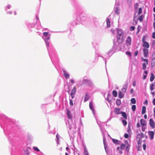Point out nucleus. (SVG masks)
<instances>
[{
  "label": "nucleus",
  "mask_w": 155,
  "mask_h": 155,
  "mask_svg": "<svg viewBox=\"0 0 155 155\" xmlns=\"http://www.w3.org/2000/svg\"><path fill=\"white\" fill-rule=\"evenodd\" d=\"M126 44L129 45H130L131 44V38L130 37L128 36L127 37L126 41Z\"/></svg>",
  "instance_id": "nucleus-4"
},
{
  "label": "nucleus",
  "mask_w": 155,
  "mask_h": 155,
  "mask_svg": "<svg viewBox=\"0 0 155 155\" xmlns=\"http://www.w3.org/2000/svg\"><path fill=\"white\" fill-rule=\"evenodd\" d=\"M122 123L124 126H126L127 124V122L126 120H122Z\"/></svg>",
  "instance_id": "nucleus-28"
},
{
  "label": "nucleus",
  "mask_w": 155,
  "mask_h": 155,
  "mask_svg": "<svg viewBox=\"0 0 155 155\" xmlns=\"http://www.w3.org/2000/svg\"><path fill=\"white\" fill-rule=\"evenodd\" d=\"M141 124L142 126H145L146 124V122L145 120L143 119H141L140 120Z\"/></svg>",
  "instance_id": "nucleus-14"
},
{
  "label": "nucleus",
  "mask_w": 155,
  "mask_h": 155,
  "mask_svg": "<svg viewBox=\"0 0 155 155\" xmlns=\"http://www.w3.org/2000/svg\"><path fill=\"white\" fill-rule=\"evenodd\" d=\"M137 127H140V124L139 123H137Z\"/></svg>",
  "instance_id": "nucleus-48"
},
{
  "label": "nucleus",
  "mask_w": 155,
  "mask_h": 155,
  "mask_svg": "<svg viewBox=\"0 0 155 155\" xmlns=\"http://www.w3.org/2000/svg\"><path fill=\"white\" fill-rule=\"evenodd\" d=\"M121 104V101L119 99H117V105H119Z\"/></svg>",
  "instance_id": "nucleus-27"
},
{
  "label": "nucleus",
  "mask_w": 155,
  "mask_h": 155,
  "mask_svg": "<svg viewBox=\"0 0 155 155\" xmlns=\"http://www.w3.org/2000/svg\"><path fill=\"white\" fill-rule=\"evenodd\" d=\"M107 26L108 28L110 27V23L109 18L108 17L106 20Z\"/></svg>",
  "instance_id": "nucleus-11"
},
{
  "label": "nucleus",
  "mask_w": 155,
  "mask_h": 155,
  "mask_svg": "<svg viewBox=\"0 0 155 155\" xmlns=\"http://www.w3.org/2000/svg\"><path fill=\"white\" fill-rule=\"evenodd\" d=\"M113 94L115 97H116V91H113Z\"/></svg>",
  "instance_id": "nucleus-32"
},
{
  "label": "nucleus",
  "mask_w": 155,
  "mask_h": 155,
  "mask_svg": "<svg viewBox=\"0 0 155 155\" xmlns=\"http://www.w3.org/2000/svg\"><path fill=\"white\" fill-rule=\"evenodd\" d=\"M153 111H154V117H155V110L154 109Z\"/></svg>",
  "instance_id": "nucleus-60"
},
{
  "label": "nucleus",
  "mask_w": 155,
  "mask_h": 155,
  "mask_svg": "<svg viewBox=\"0 0 155 155\" xmlns=\"http://www.w3.org/2000/svg\"><path fill=\"white\" fill-rule=\"evenodd\" d=\"M153 104L154 105H155V98H154L153 101Z\"/></svg>",
  "instance_id": "nucleus-50"
},
{
  "label": "nucleus",
  "mask_w": 155,
  "mask_h": 155,
  "mask_svg": "<svg viewBox=\"0 0 155 155\" xmlns=\"http://www.w3.org/2000/svg\"><path fill=\"white\" fill-rule=\"evenodd\" d=\"M56 138L57 139V141L58 142L59 141V135L58 134H57V135H56Z\"/></svg>",
  "instance_id": "nucleus-40"
},
{
  "label": "nucleus",
  "mask_w": 155,
  "mask_h": 155,
  "mask_svg": "<svg viewBox=\"0 0 155 155\" xmlns=\"http://www.w3.org/2000/svg\"><path fill=\"white\" fill-rule=\"evenodd\" d=\"M43 34L45 36L47 37L48 36V32H45L43 33Z\"/></svg>",
  "instance_id": "nucleus-34"
},
{
  "label": "nucleus",
  "mask_w": 155,
  "mask_h": 155,
  "mask_svg": "<svg viewBox=\"0 0 155 155\" xmlns=\"http://www.w3.org/2000/svg\"><path fill=\"white\" fill-rule=\"evenodd\" d=\"M64 74L65 77L66 78H68L69 77V75L65 71H64Z\"/></svg>",
  "instance_id": "nucleus-21"
},
{
  "label": "nucleus",
  "mask_w": 155,
  "mask_h": 155,
  "mask_svg": "<svg viewBox=\"0 0 155 155\" xmlns=\"http://www.w3.org/2000/svg\"><path fill=\"white\" fill-rule=\"evenodd\" d=\"M133 92V89H131L130 91V93L131 94H132Z\"/></svg>",
  "instance_id": "nucleus-51"
},
{
  "label": "nucleus",
  "mask_w": 155,
  "mask_h": 155,
  "mask_svg": "<svg viewBox=\"0 0 155 155\" xmlns=\"http://www.w3.org/2000/svg\"><path fill=\"white\" fill-rule=\"evenodd\" d=\"M146 112V107L145 106H143L142 107V114H144Z\"/></svg>",
  "instance_id": "nucleus-19"
},
{
  "label": "nucleus",
  "mask_w": 155,
  "mask_h": 155,
  "mask_svg": "<svg viewBox=\"0 0 155 155\" xmlns=\"http://www.w3.org/2000/svg\"><path fill=\"white\" fill-rule=\"evenodd\" d=\"M136 108V106L135 105H133L132 106V109L133 111H135Z\"/></svg>",
  "instance_id": "nucleus-26"
},
{
  "label": "nucleus",
  "mask_w": 155,
  "mask_h": 155,
  "mask_svg": "<svg viewBox=\"0 0 155 155\" xmlns=\"http://www.w3.org/2000/svg\"><path fill=\"white\" fill-rule=\"evenodd\" d=\"M136 81H134L133 82V86L134 87L136 85Z\"/></svg>",
  "instance_id": "nucleus-49"
},
{
  "label": "nucleus",
  "mask_w": 155,
  "mask_h": 155,
  "mask_svg": "<svg viewBox=\"0 0 155 155\" xmlns=\"http://www.w3.org/2000/svg\"><path fill=\"white\" fill-rule=\"evenodd\" d=\"M154 20L155 21V14H154Z\"/></svg>",
  "instance_id": "nucleus-62"
},
{
  "label": "nucleus",
  "mask_w": 155,
  "mask_h": 155,
  "mask_svg": "<svg viewBox=\"0 0 155 155\" xmlns=\"http://www.w3.org/2000/svg\"><path fill=\"white\" fill-rule=\"evenodd\" d=\"M138 54V51H136L134 53V55L135 56H136Z\"/></svg>",
  "instance_id": "nucleus-45"
},
{
  "label": "nucleus",
  "mask_w": 155,
  "mask_h": 155,
  "mask_svg": "<svg viewBox=\"0 0 155 155\" xmlns=\"http://www.w3.org/2000/svg\"><path fill=\"white\" fill-rule=\"evenodd\" d=\"M90 97V96L88 93H86L85 96L84 97V102H85L87 101L89 99Z\"/></svg>",
  "instance_id": "nucleus-6"
},
{
  "label": "nucleus",
  "mask_w": 155,
  "mask_h": 155,
  "mask_svg": "<svg viewBox=\"0 0 155 155\" xmlns=\"http://www.w3.org/2000/svg\"><path fill=\"white\" fill-rule=\"evenodd\" d=\"M123 40V34L121 29H118L117 33V41L119 43H121Z\"/></svg>",
  "instance_id": "nucleus-1"
},
{
  "label": "nucleus",
  "mask_w": 155,
  "mask_h": 155,
  "mask_svg": "<svg viewBox=\"0 0 155 155\" xmlns=\"http://www.w3.org/2000/svg\"><path fill=\"white\" fill-rule=\"evenodd\" d=\"M146 77H147V75H143V79L144 80L146 78Z\"/></svg>",
  "instance_id": "nucleus-55"
},
{
  "label": "nucleus",
  "mask_w": 155,
  "mask_h": 155,
  "mask_svg": "<svg viewBox=\"0 0 155 155\" xmlns=\"http://www.w3.org/2000/svg\"><path fill=\"white\" fill-rule=\"evenodd\" d=\"M151 94H153V95H154L155 94V92H151Z\"/></svg>",
  "instance_id": "nucleus-63"
},
{
  "label": "nucleus",
  "mask_w": 155,
  "mask_h": 155,
  "mask_svg": "<svg viewBox=\"0 0 155 155\" xmlns=\"http://www.w3.org/2000/svg\"><path fill=\"white\" fill-rule=\"evenodd\" d=\"M147 103H148V101H147V100H146L145 101L144 104H147Z\"/></svg>",
  "instance_id": "nucleus-54"
},
{
  "label": "nucleus",
  "mask_w": 155,
  "mask_h": 155,
  "mask_svg": "<svg viewBox=\"0 0 155 155\" xmlns=\"http://www.w3.org/2000/svg\"><path fill=\"white\" fill-rule=\"evenodd\" d=\"M143 43V46L144 47L147 48H149V43L148 42H144Z\"/></svg>",
  "instance_id": "nucleus-10"
},
{
  "label": "nucleus",
  "mask_w": 155,
  "mask_h": 155,
  "mask_svg": "<svg viewBox=\"0 0 155 155\" xmlns=\"http://www.w3.org/2000/svg\"><path fill=\"white\" fill-rule=\"evenodd\" d=\"M143 16L142 15H140L139 18V20L140 21H142L143 20Z\"/></svg>",
  "instance_id": "nucleus-31"
},
{
  "label": "nucleus",
  "mask_w": 155,
  "mask_h": 155,
  "mask_svg": "<svg viewBox=\"0 0 155 155\" xmlns=\"http://www.w3.org/2000/svg\"><path fill=\"white\" fill-rule=\"evenodd\" d=\"M124 94L121 92H119L118 94V97L120 98H122L124 97Z\"/></svg>",
  "instance_id": "nucleus-13"
},
{
  "label": "nucleus",
  "mask_w": 155,
  "mask_h": 155,
  "mask_svg": "<svg viewBox=\"0 0 155 155\" xmlns=\"http://www.w3.org/2000/svg\"><path fill=\"white\" fill-rule=\"evenodd\" d=\"M144 117L145 119H147V115L146 114H145L144 116Z\"/></svg>",
  "instance_id": "nucleus-56"
},
{
  "label": "nucleus",
  "mask_w": 155,
  "mask_h": 155,
  "mask_svg": "<svg viewBox=\"0 0 155 155\" xmlns=\"http://www.w3.org/2000/svg\"><path fill=\"white\" fill-rule=\"evenodd\" d=\"M139 136H140V137L139 140L141 139V138H143V133H141L140 134H138L137 136V138H138V137H139Z\"/></svg>",
  "instance_id": "nucleus-17"
},
{
  "label": "nucleus",
  "mask_w": 155,
  "mask_h": 155,
  "mask_svg": "<svg viewBox=\"0 0 155 155\" xmlns=\"http://www.w3.org/2000/svg\"><path fill=\"white\" fill-rule=\"evenodd\" d=\"M129 149V147L128 146H127L126 147V150L127 151H128Z\"/></svg>",
  "instance_id": "nucleus-46"
},
{
  "label": "nucleus",
  "mask_w": 155,
  "mask_h": 155,
  "mask_svg": "<svg viewBox=\"0 0 155 155\" xmlns=\"http://www.w3.org/2000/svg\"><path fill=\"white\" fill-rule=\"evenodd\" d=\"M120 142L117 140V144H120Z\"/></svg>",
  "instance_id": "nucleus-53"
},
{
  "label": "nucleus",
  "mask_w": 155,
  "mask_h": 155,
  "mask_svg": "<svg viewBox=\"0 0 155 155\" xmlns=\"http://www.w3.org/2000/svg\"><path fill=\"white\" fill-rule=\"evenodd\" d=\"M143 60L146 62V64L147 65L148 64V60L147 59L143 58Z\"/></svg>",
  "instance_id": "nucleus-35"
},
{
  "label": "nucleus",
  "mask_w": 155,
  "mask_h": 155,
  "mask_svg": "<svg viewBox=\"0 0 155 155\" xmlns=\"http://www.w3.org/2000/svg\"><path fill=\"white\" fill-rule=\"evenodd\" d=\"M153 11L155 12V7L153 8Z\"/></svg>",
  "instance_id": "nucleus-64"
},
{
  "label": "nucleus",
  "mask_w": 155,
  "mask_h": 155,
  "mask_svg": "<svg viewBox=\"0 0 155 155\" xmlns=\"http://www.w3.org/2000/svg\"><path fill=\"white\" fill-rule=\"evenodd\" d=\"M76 92V88L75 87H74L72 89L71 91V96L72 98H74Z\"/></svg>",
  "instance_id": "nucleus-2"
},
{
  "label": "nucleus",
  "mask_w": 155,
  "mask_h": 155,
  "mask_svg": "<svg viewBox=\"0 0 155 155\" xmlns=\"http://www.w3.org/2000/svg\"><path fill=\"white\" fill-rule=\"evenodd\" d=\"M146 63H144L143 64V69L145 70L146 68Z\"/></svg>",
  "instance_id": "nucleus-23"
},
{
  "label": "nucleus",
  "mask_w": 155,
  "mask_h": 155,
  "mask_svg": "<svg viewBox=\"0 0 155 155\" xmlns=\"http://www.w3.org/2000/svg\"><path fill=\"white\" fill-rule=\"evenodd\" d=\"M33 148L34 150L37 151H40L39 150L38 148V147H33Z\"/></svg>",
  "instance_id": "nucleus-30"
},
{
  "label": "nucleus",
  "mask_w": 155,
  "mask_h": 155,
  "mask_svg": "<svg viewBox=\"0 0 155 155\" xmlns=\"http://www.w3.org/2000/svg\"><path fill=\"white\" fill-rule=\"evenodd\" d=\"M89 107L90 109L93 112H94V109L93 108V103L92 102H90L89 103Z\"/></svg>",
  "instance_id": "nucleus-9"
},
{
  "label": "nucleus",
  "mask_w": 155,
  "mask_h": 155,
  "mask_svg": "<svg viewBox=\"0 0 155 155\" xmlns=\"http://www.w3.org/2000/svg\"><path fill=\"white\" fill-rule=\"evenodd\" d=\"M131 101L133 104H135L136 103V101L134 98H132L131 99Z\"/></svg>",
  "instance_id": "nucleus-24"
},
{
  "label": "nucleus",
  "mask_w": 155,
  "mask_h": 155,
  "mask_svg": "<svg viewBox=\"0 0 155 155\" xmlns=\"http://www.w3.org/2000/svg\"><path fill=\"white\" fill-rule=\"evenodd\" d=\"M149 124L150 126L153 128L155 127V123L153 120V119H150L149 120Z\"/></svg>",
  "instance_id": "nucleus-3"
},
{
  "label": "nucleus",
  "mask_w": 155,
  "mask_h": 155,
  "mask_svg": "<svg viewBox=\"0 0 155 155\" xmlns=\"http://www.w3.org/2000/svg\"><path fill=\"white\" fill-rule=\"evenodd\" d=\"M124 137L126 138H128V135L126 133L124 134Z\"/></svg>",
  "instance_id": "nucleus-42"
},
{
  "label": "nucleus",
  "mask_w": 155,
  "mask_h": 155,
  "mask_svg": "<svg viewBox=\"0 0 155 155\" xmlns=\"http://www.w3.org/2000/svg\"><path fill=\"white\" fill-rule=\"evenodd\" d=\"M107 100L108 101H111V99L110 98V95H108L107 98Z\"/></svg>",
  "instance_id": "nucleus-25"
},
{
  "label": "nucleus",
  "mask_w": 155,
  "mask_h": 155,
  "mask_svg": "<svg viewBox=\"0 0 155 155\" xmlns=\"http://www.w3.org/2000/svg\"><path fill=\"white\" fill-rule=\"evenodd\" d=\"M143 51L144 56L146 57L148 53V50L146 48H144L143 50Z\"/></svg>",
  "instance_id": "nucleus-8"
},
{
  "label": "nucleus",
  "mask_w": 155,
  "mask_h": 155,
  "mask_svg": "<svg viewBox=\"0 0 155 155\" xmlns=\"http://www.w3.org/2000/svg\"><path fill=\"white\" fill-rule=\"evenodd\" d=\"M148 134H149L150 139L152 140L153 138L154 133L153 131H149Z\"/></svg>",
  "instance_id": "nucleus-5"
},
{
  "label": "nucleus",
  "mask_w": 155,
  "mask_h": 155,
  "mask_svg": "<svg viewBox=\"0 0 155 155\" xmlns=\"http://www.w3.org/2000/svg\"><path fill=\"white\" fill-rule=\"evenodd\" d=\"M112 140L113 142L114 143H116V140L114 139H112Z\"/></svg>",
  "instance_id": "nucleus-47"
},
{
  "label": "nucleus",
  "mask_w": 155,
  "mask_h": 155,
  "mask_svg": "<svg viewBox=\"0 0 155 155\" xmlns=\"http://www.w3.org/2000/svg\"><path fill=\"white\" fill-rule=\"evenodd\" d=\"M83 83L84 84H88L90 83V81L88 79H84L83 81Z\"/></svg>",
  "instance_id": "nucleus-12"
},
{
  "label": "nucleus",
  "mask_w": 155,
  "mask_h": 155,
  "mask_svg": "<svg viewBox=\"0 0 155 155\" xmlns=\"http://www.w3.org/2000/svg\"><path fill=\"white\" fill-rule=\"evenodd\" d=\"M67 114L68 117L69 119H71L72 116L70 112L68 109L67 110Z\"/></svg>",
  "instance_id": "nucleus-15"
},
{
  "label": "nucleus",
  "mask_w": 155,
  "mask_h": 155,
  "mask_svg": "<svg viewBox=\"0 0 155 155\" xmlns=\"http://www.w3.org/2000/svg\"><path fill=\"white\" fill-rule=\"evenodd\" d=\"M120 9L118 8H117V14H120Z\"/></svg>",
  "instance_id": "nucleus-39"
},
{
  "label": "nucleus",
  "mask_w": 155,
  "mask_h": 155,
  "mask_svg": "<svg viewBox=\"0 0 155 155\" xmlns=\"http://www.w3.org/2000/svg\"><path fill=\"white\" fill-rule=\"evenodd\" d=\"M121 113L124 117L125 119H127V115L125 112H121Z\"/></svg>",
  "instance_id": "nucleus-20"
},
{
  "label": "nucleus",
  "mask_w": 155,
  "mask_h": 155,
  "mask_svg": "<svg viewBox=\"0 0 155 155\" xmlns=\"http://www.w3.org/2000/svg\"><path fill=\"white\" fill-rule=\"evenodd\" d=\"M152 37L153 38H155V32H154L153 33V34L152 35Z\"/></svg>",
  "instance_id": "nucleus-43"
},
{
  "label": "nucleus",
  "mask_w": 155,
  "mask_h": 155,
  "mask_svg": "<svg viewBox=\"0 0 155 155\" xmlns=\"http://www.w3.org/2000/svg\"><path fill=\"white\" fill-rule=\"evenodd\" d=\"M126 54L127 55H129V56H131V54L130 53V52L129 51H127L126 53Z\"/></svg>",
  "instance_id": "nucleus-38"
},
{
  "label": "nucleus",
  "mask_w": 155,
  "mask_h": 155,
  "mask_svg": "<svg viewBox=\"0 0 155 155\" xmlns=\"http://www.w3.org/2000/svg\"><path fill=\"white\" fill-rule=\"evenodd\" d=\"M127 87V84H126L123 86L122 89V91L124 93L126 91V90Z\"/></svg>",
  "instance_id": "nucleus-7"
},
{
  "label": "nucleus",
  "mask_w": 155,
  "mask_h": 155,
  "mask_svg": "<svg viewBox=\"0 0 155 155\" xmlns=\"http://www.w3.org/2000/svg\"><path fill=\"white\" fill-rule=\"evenodd\" d=\"M135 29V27L134 26H132L130 27V30L131 31H133Z\"/></svg>",
  "instance_id": "nucleus-37"
},
{
  "label": "nucleus",
  "mask_w": 155,
  "mask_h": 155,
  "mask_svg": "<svg viewBox=\"0 0 155 155\" xmlns=\"http://www.w3.org/2000/svg\"><path fill=\"white\" fill-rule=\"evenodd\" d=\"M154 86V85L153 84H151L150 86V89L152 91L154 89L153 87Z\"/></svg>",
  "instance_id": "nucleus-22"
},
{
  "label": "nucleus",
  "mask_w": 155,
  "mask_h": 155,
  "mask_svg": "<svg viewBox=\"0 0 155 155\" xmlns=\"http://www.w3.org/2000/svg\"><path fill=\"white\" fill-rule=\"evenodd\" d=\"M84 155H89L88 152L86 149V146L84 147Z\"/></svg>",
  "instance_id": "nucleus-16"
},
{
  "label": "nucleus",
  "mask_w": 155,
  "mask_h": 155,
  "mask_svg": "<svg viewBox=\"0 0 155 155\" xmlns=\"http://www.w3.org/2000/svg\"><path fill=\"white\" fill-rule=\"evenodd\" d=\"M153 25L154 28H155V21L153 22Z\"/></svg>",
  "instance_id": "nucleus-57"
},
{
  "label": "nucleus",
  "mask_w": 155,
  "mask_h": 155,
  "mask_svg": "<svg viewBox=\"0 0 155 155\" xmlns=\"http://www.w3.org/2000/svg\"><path fill=\"white\" fill-rule=\"evenodd\" d=\"M70 104L71 106H73V101L72 100H70Z\"/></svg>",
  "instance_id": "nucleus-36"
},
{
  "label": "nucleus",
  "mask_w": 155,
  "mask_h": 155,
  "mask_svg": "<svg viewBox=\"0 0 155 155\" xmlns=\"http://www.w3.org/2000/svg\"><path fill=\"white\" fill-rule=\"evenodd\" d=\"M125 147V146L124 144H121V145L120 146V148L121 149L123 150L124 148Z\"/></svg>",
  "instance_id": "nucleus-29"
},
{
  "label": "nucleus",
  "mask_w": 155,
  "mask_h": 155,
  "mask_svg": "<svg viewBox=\"0 0 155 155\" xmlns=\"http://www.w3.org/2000/svg\"><path fill=\"white\" fill-rule=\"evenodd\" d=\"M144 73L147 75V71H145Z\"/></svg>",
  "instance_id": "nucleus-58"
},
{
  "label": "nucleus",
  "mask_w": 155,
  "mask_h": 155,
  "mask_svg": "<svg viewBox=\"0 0 155 155\" xmlns=\"http://www.w3.org/2000/svg\"><path fill=\"white\" fill-rule=\"evenodd\" d=\"M71 82L72 83H73L74 82V80H71Z\"/></svg>",
  "instance_id": "nucleus-59"
},
{
  "label": "nucleus",
  "mask_w": 155,
  "mask_h": 155,
  "mask_svg": "<svg viewBox=\"0 0 155 155\" xmlns=\"http://www.w3.org/2000/svg\"><path fill=\"white\" fill-rule=\"evenodd\" d=\"M68 149H69V148H68V147H66V150H68Z\"/></svg>",
  "instance_id": "nucleus-61"
},
{
  "label": "nucleus",
  "mask_w": 155,
  "mask_h": 155,
  "mask_svg": "<svg viewBox=\"0 0 155 155\" xmlns=\"http://www.w3.org/2000/svg\"><path fill=\"white\" fill-rule=\"evenodd\" d=\"M142 41H143V43H144V42H146L145 41V37L144 36H143V37Z\"/></svg>",
  "instance_id": "nucleus-41"
},
{
  "label": "nucleus",
  "mask_w": 155,
  "mask_h": 155,
  "mask_svg": "<svg viewBox=\"0 0 155 155\" xmlns=\"http://www.w3.org/2000/svg\"><path fill=\"white\" fill-rule=\"evenodd\" d=\"M143 149L144 150H145L146 147V145L145 144H143Z\"/></svg>",
  "instance_id": "nucleus-44"
},
{
  "label": "nucleus",
  "mask_w": 155,
  "mask_h": 155,
  "mask_svg": "<svg viewBox=\"0 0 155 155\" xmlns=\"http://www.w3.org/2000/svg\"><path fill=\"white\" fill-rule=\"evenodd\" d=\"M111 32H112V34H114V30L113 29H111Z\"/></svg>",
  "instance_id": "nucleus-52"
},
{
  "label": "nucleus",
  "mask_w": 155,
  "mask_h": 155,
  "mask_svg": "<svg viewBox=\"0 0 155 155\" xmlns=\"http://www.w3.org/2000/svg\"><path fill=\"white\" fill-rule=\"evenodd\" d=\"M155 78L154 75L153 73H151L150 79V81L152 82L153 81Z\"/></svg>",
  "instance_id": "nucleus-18"
},
{
  "label": "nucleus",
  "mask_w": 155,
  "mask_h": 155,
  "mask_svg": "<svg viewBox=\"0 0 155 155\" xmlns=\"http://www.w3.org/2000/svg\"><path fill=\"white\" fill-rule=\"evenodd\" d=\"M142 12V8H140L139 9V11L138 12V15H140V14Z\"/></svg>",
  "instance_id": "nucleus-33"
}]
</instances>
